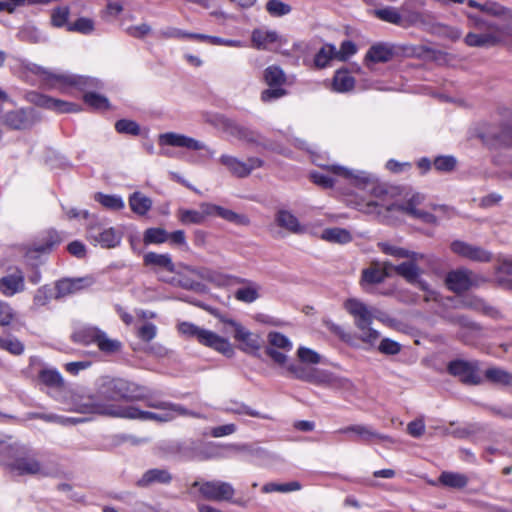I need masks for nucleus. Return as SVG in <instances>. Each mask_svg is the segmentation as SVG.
<instances>
[{
    "label": "nucleus",
    "instance_id": "f257e3e1",
    "mask_svg": "<svg viewBox=\"0 0 512 512\" xmlns=\"http://www.w3.org/2000/svg\"><path fill=\"white\" fill-rule=\"evenodd\" d=\"M326 169L337 176L350 180L355 186L368 188L376 200L368 201L365 207L361 208L365 213H373L378 206H382L388 212L398 211L422 222L435 221L432 214L416 208L424 201V196L418 192L403 186L378 183L371 175L363 171H352L339 165H330Z\"/></svg>",
    "mask_w": 512,
    "mask_h": 512
},
{
    "label": "nucleus",
    "instance_id": "f03ea898",
    "mask_svg": "<svg viewBox=\"0 0 512 512\" xmlns=\"http://www.w3.org/2000/svg\"><path fill=\"white\" fill-rule=\"evenodd\" d=\"M468 6L479 9L483 13L497 18L498 22L488 21L484 18L467 14L468 26L475 31L467 33L464 43L469 47L490 48L502 45L507 39L512 40V9L495 1L479 3L468 0Z\"/></svg>",
    "mask_w": 512,
    "mask_h": 512
},
{
    "label": "nucleus",
    "instance_id": "7ed1b4c3",
    "mask_svg": "<svg viewBox=\"0 0 512 512\" xmlns=\"http://www.w3.org/2000/svg\"><path fill=\"white\" fill-rule=\"evenodd\" d=\"M140 387L122 378H101L96 385L94 394L87 396H75L72 401V410L78 413H93L112 417H120L106 412H101L96 406H111L117 410L125 407L113 404L119 400H136L141 398Z\"/></svg>",
    "mask_w": 512,
    "mask_h": 512
},
{
    "label": "nucleus",
    "instance_id": "20e7f679",
    "mask_svg": "<svg viewBox=\"0 0 512 512\" xmlns=\"http://www.w3.org/2000/svg\"><path fill=\"white\" fill-rule=\"evenodd\" d=\"M345 308L354 317L355 326L359 330V339L374 346L380 338V333L371 327L376 308H370L357 299H348Z\"/></svg>",
    "mask_w": 512,
    "mask_h": 512
},
{
    "label": "nucleus",
    "instance_id": "39448f33",
    "mask_svg": "<svg viewBox=\"0 0 512 512\" xmlns=\"http://www.w3.org/2000/svg\"><path fill=\"white\" fill-rule=\"evenodd\" d=\"M178 331L187 336L195 338L200 344L210 347L223 355L231 356L234 352L229 341L218 334L203 329L190 322H181L178 324Z\"/></svg>",
    "mask_w": 512,
    "mask_h": 512
},
{
    "label": "nucleus",
    "instance_id": "423d86ee",
    "mask_svg": "<svg viewBox=\"0 0 512 512\" xmlns=\"http://www.w3.org/2000/svg\"><path fill=\"white\" fill-rule=\"evenodd\" d=\"M9 444L15 448L9 452H0V454L12 459V462L9 463L12 471L18 475H46L41 463L33 454L29 453L25 446L11 442V439Z\"/></svg>",
    "mask_w": 512,
    "mask_h": 512
},
{
    "label": "nucleus",
    "instance_id": "0eeeda50",
    "mask_svg": "<svg viewBox=\"0 0 512 512\" xmlns=\"http://www.w3.org/2000/svg\"><path fill=\"white\" fill-rule=\"evenodd\" d=\"M101 412H106L114 415H120L121 418L137 419L141 421H155V422H169L176 417V413L171 411L154 413L150 411L141 410L135 406H125L123 410H117L111 406H96Z\"/></svg>",
    "mask_w": 512,
    "mask_h": 512
},
{
    "label": "nucleus",
    "instance_id": "6e6552de",
    "mask_svg": "<svg viewBox=\"0 0 512 512\" xmlns=\"http://www.w3.org/2000/svg\"><path fill=\"white\" fill-rule=\"evenodd\" d=\"M221 322L231 328L227 332L233 334L234 339L240 343V348L244 352L253 353L262 347L263 339L260 334L251 332L241 323L231 318H221Z\"/></svg>",
    "mask_w": 512,
    "mask_h": 512
},
{
    "label": "nucleus",
    "instance_id": "1a4fd4ad",
    "mask_svg": "<svg viewBox=\"0 0 512 512\" xmlns=\"http://www.w3.org/2000/svg\"><path fill=\"white\" fill-rule=\"evenodd\" d=\"M45 80L52 88L67 91L70 88L85 90L88 87L97 86V81L88 77L77 76L69 73L46 72Z\"/></svg>",
    "mask_w": 512,
    "mask_h": 512
},
{
    "label": "nucleus",
    "instance_id": "9d476101",
    "mask_svg": "<svg viewBox=\"0 0 512 512\" xmlns=\"http://www.w3.org/2000/svg\"><path fill=\"white\" fill-rule=\"evenodd\" d=\"M486 281L487 279L484 276L464 268L451 271L446 276L448 288L455 293H462L470 288L479 287Z\"/></svg>",
    "mask_w": 512,
    "mask_h": 512
},
{
    "label": "nucleus",
    "instance_id": "9b49d317",
    "mask_svg": "<svg viewBox=\"0 0 512 512\" xmlns=\"http://www.w3.org/2000/svg\"><path fill=\"white\" fill-rule=\"evenodd\" d=\"M218 162L233 176L238 178L248 177L254 170L263 166L264 162L258 157H250L246 160L230 154H222Z\"/></svg>",
    "mask_w": 512,
    "mask_h": 512
},
{
    "label": "nucleus",
    "instance_id": "f8f14e48",
    "mask_svg": "<svg viewBox=\"0 0 512 512\" xmlns=\"http://www.w3.org/2000/svg\"><path fill=\"white\" fill-rule=\"evenodd\" d=\"M401 27L430 28L435 18L430 12H421L415 9V0H406L400 7Z\"/></svg>",
    "mask_w": 512,
    "mask_h": 512
},
{
    "label": "nucleus",
    "instance_id": "ddd939ff",
    "mask_svg": "<svg viewBox=\"0 0 512 512\" xmlns=\"http://www.w3.org/2000/svg\"><path fill=\"white\" fill-rule=\"evenodd\" d=\"M268 346L266 354L278 365H285L287 362L286 353L292 350V342L288 337L279 332H270L268 334Z\"/></svg>",
    "mask_w": 512,
    "mask_h": 512
},
{
    "label": "nucleus",
    "instance_id": "4468645a",
    "mask_svg": "<svg viewBox=\"0 0 512 512\" xmlns=\"http://www.w3.org/2000/svg\"><path fill=\"white\" fill-rule=\"evenodd\" d=\"M194 487L199 486V491L207 500L230 501L235 494L233 486L223 481H207L202 484L194 482Z\"/></svg>",
    "mask_w": 512,
    "mask_h": 512
},
{
    "label": "nucleus",
    "instance_id": "2eb2a0df",
    "mask_svg": "<svg viewBox=\"0 0 512 512\" xmlns=\"http://www.w3.org/2000/svg\"><path fill=\"white\" fill-rule=\"evenodd\" d=\"M122 238L120 230L107 226H89L87 230V239L104 248H113L117 246Z\"/></svg>",
    "mask_w": 512,
    "mask_h": 512
},
{
    "label": "nucleus",
    "instance_id": "dca6fc26",
    "mask_svg": "<svg viewBox=\"0 0 512 512\" xmlns=\"http://www.w3.org/2000/svg\"><path fill=\"white\" fill-rule=\"evenodd\" d=\"M447 370L451 375L458 377L463 383L476 385L481 382L477 362L454 360L448 364Z\"/></svg>",
    "mask_w": 512,
    "mask_h": 512
},
{
    "label": "nucleus",
    "instance_id": "f3484780",
    "mask_svg": "<svg viewBox=\"0 0 512 512\" xmlns=\"http://www.w3.org/2000/svg\"><path fill=\"white\" fill-rule=\"evenodd\" d=\"M158 143L162 147L172 146L186 148L192 151L208 150L205 143L175 132H167L160 134L158 136Z\"/></svg>",
    "mask_w": 512,
    "mask_h": 512
},
{
    "label": "nucleus",
    "instance_id": "a211bd4d",
    "mask_svg": "<svg viewBox=\"0 0 512 512\" xmlns=\"http://www.w3.org/2000/svg\"><path fill=\"white\" fill-rule=\"evenodd\" d=\"M451 250L454 253L475 262L487 263L492 259L491 252L483 249L482 247L459 240L451 243Z\"/></svg>",
    "mask_w": 512,
    "mask_h": 512
},
{
    "label": "nucleus",
    "instance_id": "6ab92c4d",
    "mask_svg": "<svg viewBox=\"0 0 512 512\" xmlns=\"http://www.w3.org/2000/svg\"><path fill=\"white\" fill-rule=\"evenodd\" d=\"M199 210L201 216L203 217V222L209 220L212 217H219L227 222L244 223L248 221L244 215L237 214L231 210L210 203L201 204L199 206Z\"/></svg>",
    "mask_w": 512,
    "mask_h": 512
},
{
    "label": "nucleus",
    "instance_id": "aec40b11",
    "mask_svg": "<svg viewBox=\"0 0 512 512\" xmlns=\"http://www.w3.org/2000/svg\"><path fill=\"white\" fill-rule=\"evenodd\" d=\"M25 290V275L19 268H14L10 273L0 279V291L3 295L11 297Z\"/></svg>",
    "mask_w": 512,
    "mask_h": 512
},
{
    "label": "nucleus",
    "instance_id": "412c9836",
    "mask_svg": "<svg viewBox=\"0 0 512 512\" xmlns=\"http://www.w3.org/2000/svg\"><path fill=\"white\" fill-rule=\"evenodd\" d=\"M392 264L389 262H372L371 265L362 271V286L382 283L388 276Z\"/></svg>",
    "mask_w": 512,
    "mask_h": 512
},
{
    "label": "nucleus",
    "instance_id": "4be33fe9",
    "mask_svg": "<svg viewBox=\"0 0 512 512\" xmlns=\"http://www.w3.org/2000/svg\"><path fill=\"white\" fill-rule=\"evenodd\" d=\"M336 433L339 434H354L357 438V440L369 443L372 441V439L377 438L379 440L383 441H389L393 442V440L386 435L379 434L375 430H373L370 426L362 425V424H356V425H350L347 427L340 428L336 431Z\"/></svg>",
    "mask_w": 512,
    "mask_h": 512
},
{
    "label": "nucleus",
    "instance_id": "5701e85b",
    "mask_svg": "<svg viewBox=\"0 0 512 512\" xmlns=\"http://www.w3.org/2000/svg\"><path fill=\"white\" fill-rule=\"evenodd\" d=\"M94 283L92 277L63 279L56 283V298L65 297L76 293L83 288L89 287Z\"/></svg>",
    "mask_w": 512,
    "mask_h": 512
},
{
    "label": "nucleus",
    "instance_id": "b1692460",
    "mask_svg": "<svg viewBox=\"0 0 512 512\" xmlns=\"http://www.w3.org/2000/svg\"><path fill=\"white\" fill-rule=\"evenodd\" d=\"M173 479L172 474L165 468H153L143 473L137 481L139 487H149L156 484H169Z\"/></svg>",
    "mask_w": 512,
    "mask_h": 512
},
{
    "label": "nucleus",
    "instance_id": "393cba45",
    "mask_svg": "<svg viewBox=\"0 0 512 512\" xmlns=\"http://www.w3.org/2000/svg\"><path fill=\"white\" fill-rule=\"evenodd\" d=\"M187 272L194 276V278L202 284V282L212 283L218 286L227 283V277L217 271L206 267H192L185 266Z\"/></svg>",
    "mask_w": 512,
    "mask_h": 512
},
{
    "label": "nucleus",
    "instance_id": "a878e982",
    "mask_svg": "<svg viewBox=\"0 0 512 512\" xmlns=\"http://www.w3.org/2000/svg\"><path fill=\"white\" fill-rule=\"evenodd\" d=\"M237 283L242 284L235 293L234 297L236 300L243 303H253L260 297L261 287L259 284L252 282L247 279H237Z\"/></svg>",
    "mask_w": 512,
    "mask_h": 512
},
{
    "label": "nucleus",
    "instance_id": "bb28decb",
    "mask_svg": "<svg viewBox=\"0 0 512 512\" xmlns=\"http://www.w3.org/2000/svg\"><path fill=\"white\" fill-rule=\"evenodd\" d=\"M147 406L150 408H155L162 410L163 412L171 411L173 413H176L179 416H189L194 418H205L204 415L190 411L183 407L182 405L166 402V401H157V400H150L147 402Z\"/></svg>",
    "mask_w": 512,
    "mask_h": 512
},
{
    "label": "nucleus",
    "instance_id": "cd10ccee",
    "mask_svg": "<svg viewBox=\"0 0 512 512\" xmlns=\"http://www.w3.org/2000/svg\"><path fill=\"white\" fill-rule=\"evenodd\" d=\"M39 105L60 113H71L79 111V107L71 102L60 99L51 98L48 96H40Z\"/></svg>",
    "mask_w": 512,
    "mask_h": 512
},
{
    "label": "nucleus",
    "instance_id": "c85d7f7f",
    "mask_svg": "<svg viewBox=\"0 0 512 512\" xmlns=\"http://www.w3.org/2000/svg\"><path fill=\"white\" fill-rule=\"evenodd\" d=\"M393 49L387 44L373 45L367 52L365 60L367 62L380 63L388 62L393 57Z\"/></svg>",
    "mask_w": 512,
    "mask_h": 512
},
{
    "label": "nucleus",
    "instance_id": "c756f323",
    "mask_svg": "<svg viewBox=\"0 0 512 512\" xmlns=\"http://www.w3.org/2000/svg\"><path fill=\"white\" fill-rule=\"evenodd\" d=\"M278 39L277 32L265 29H255L251 36L253 46L257 49H267L271 44L277 42Z\"/></svg>",
    "mask_w": 512,
    "mask_h": 512
},
{
    "label": "nucleus",
    "instance_id": "7c9ffc66",
    "mask_svg": "<svg viewBox=\"0 0 512 512\" xmlns=\"http://www.w3.org/2000/svg\"><path fill=\"white\" fill-rule=\"evenodd\" d=\"M341 381L340 378L327 370L313 368L309 383L321 386L339 387L341 386Z\"/></svg>",
    "mask_w": 512,
    "mask_h": 512
},
{
    "label": "nucleus",
    "instance_id": "2f4dec72",
    "mask_svg": "<svg viewBox=\"0 0 512 512\" xmlns=\"http://www.w3.org/2000/svg\"><path fill=\"white\" fill-rule=\"evenodd\" d=\"M320 237L330 243L345 244L351 241V233L338 226L326 228L320 235Z\"/></svg>",
    "mask_w": 512,
    "mask_h": 512
},
{
    "label": "nucleus",
    "instance_id": "473e14b6",
    "mask_svg": "<svg viewBox=\"0 0 512 512\" xmlns=\"http://www.w3.org/2000/svg\"><path fill=\"white\" fill-rule=\"evenodd\" d=\"M3 122L12 129H25L30 126L31 121L23 110H16L6 113Z\"/></svg>",
    "mask_w": 512,
    "mask_h": 512
},
{
    "label": "nucleus",
    "instance_id": "72a5a7b5",
    "mask_svg": "<svg viewBox=\"0 0 512 512\" xmlns=\"http://www.w3.org/2000/svg\"><path fill=\"white\" fill-rule=\"evenodd\" d=\"M144 263L149 266H155L169 272H174L175 267L171 257L168 254H157L149 252L144 256Z\"/></svg>",
    "mask_w": 512,
    "mask_h": 512
},
{
    "label": "nucleus",
    "instance_id": "f704fd0d",
    "mask_svg": "<svg viewBox=\"0 0 512 512\" xmlns=\"http://www.w3.org/2000/svg\"><path fill=\"white\" fill-rule=\"evenodd\" d=\"M457 306L460 308L479 311L486 315H493L494 313V309L491 306H489L484 300L476 296H466L462 298Z\"/></svg>",
    "mask_w": 512,
    "mask_h": 512
},
{
    "label": "nucleus",
    "instance_id": "c9c22d12",
    "mask_svg": "<svg viewBox=\"0 0 512 512\" xmlns=\"http://www.w3.org/2000/svg\"><path fill=\"white\" fill-rule=\"evenodd\" d=\"M100 330L91 327V326H84L80 327L77 330L74 331L72 334V340L76 343L88 345L90 343H96L99 335Z\"/></svg>",
    "mask_w": 512,
    "mask_h": 512
},
{
    "label": "nucleus",
    "instance_id": "e433bc0d",
    "mask_svg": "<svg viewBox=\"0 0 512 512\" xmlns=\"http://www.w3.org/2000/svg\"><path fill=\"white\" fill-rule=\"evenodd\" d=\"M129 205H130L131 210L134 213L139 214V215H144L150 210V208L152 206V201L149 197L145 196L143 193L134 192L129 197Z\"/></svg>",
    "mask_w": 512,
    "mask_h": 512
},
{
    "label": "nucleus",
    "instance_id": "4c0bfd02",
    "mask_svg": "<svg viewBox=\"0 0 512 512\" xmlns=\"http://www.w3.org/2000/svg\"><path fill=\"white\" fill-rule=\"evenodd\" d=\"M229 133L235 138L247 144H260V136L255 131L239 125H232L229 128Z\"/></svg>",
    "mask_w": 512,
    "mask_h": 512
},
{
    "label": "nucleus",
    "instance_id": "58836bf2",
    "mask_svg": "<svg viewBox=\"0 0 512 512\" xmlns=\"http://www.w3.org/2000/svg\"><path fill=\"white\" fill-rule=\"evenodd\" d=\"M173 282L175 285L186 290L198 292L203 288V285L200 283V281L196 280L193 275L187 272L185 267L183 268V271L179 272L177 277L173 279Z\"/></svg>",
    "mask_w": 512,
    "mask_h": 512
},
{
    "label": "nucleus",
    "instance_id": "ea45409f",
    "mask_svg": "<svg viewBox=\"0 0 512 512\" xmlns=\"http://www.w3.org/2000/svg\"><path fill=\"white\" fill-rule=\"evenodd\" d=\"M355 79L347 72L339 70L333 79V88L337 92H348L354 88Z\"/></svg>",
    "mask_w": 512,
    "mask_h": 512
},
{
    "label": "nucleus",
    "instance_id": "a19ab883",
    "mask_svg": "<svg viewBox=\"0 0 512 512\" xmlns=\"http://www.w3.org/2000/svg\"><path fill=\"white\" fill-rule=\"evenodd\" d=\"M333 59H336V47L332 44H325L315 55L314 63L318 68H325Z\"/></svg>",
    "mask_w": 512,
    "mask_h": 512
},
{
    "label": "nucleus",
    "instance_id": "79ce46f5",
    "mask_svg": "<svg viewBox=\"0 0 512 512\" xmlns=\"http://www.w3.org/2000/svg\"><path fill=\"white\" fill-rule=\"evenodd\" d=\"M390 269H393L397 274L404 277L410 283L416 281L420 274V269L416 263L413 262H403L397 266L392 265Z\"/></svg>",
    "mask_w": 512,
    "mask_h": 512
},
{
    "label": "nucleus",
    "instance_id": "37998d69",
    "mask_svg": "<svg viewBox=\"0 0 512 512\" xmlns=\"http://www.w3.org/2000/svg\"><path fill=\"white\" fill-rule=\"evenodd\" d=\"M62 239L57 232L52 231L43 243L33 245V248L27 251V256H31L34 252L46 253L50 252L54 247L61 243Z\"/></svg>",
    "mask_w": 512,
    "mask_h": 512
},
{
    "label": "nucleus",
    "instance_id": "c03bdc74",
    "mask_svg": "<svg viewBox=\"0 0 512 512\" xmlns=\"http://www.w3.org/2000/svg\"><path fill=\"white\" fill-rule=\"evenodd\" d=\"M40 381L48 387L60 389L64 380L61 374L53 369H43L39 373Z\"/></svg>",
    "mask_w": 512,
    "mask_h": 512
},
{
    "label": "nucleus",
    "instance_id": "a18cd8bd",
    "mask_svg": "<svg viewBox=\"0 0 512 512\" xmlns=\"http://www.w3.org/2000/svg\"><path fill=\"white\" fill-rule=\"evenodd\" d=\"M440 482L451 488H463L468 483V478L464 474L443 472L439 478Z\"/></svg>",
    "mask_w": 512,
    "mask_h": 512
},
{
    "label": "nucleus",
    "instance_id": "49530a36",
    "mask_svg": "<svg viewBox=\"0 0 512 512\" xmlns=\"http://www.w3.org/2000/svg\"><path fill=\"white\" fill-rule=\"evenodd\" d=\"M486 378L496 384L512 386V374L500 368H490L485 372Z\"/></svg>",
    "mask_w": 512,
    "mask_h": 512
},
{
    "label": "nucleus",
    "instance_id": "de8ad7c7",
    "mask_svg": "<svg viewBox=\"0 0 512 512\" xmlns=\"http://www.w3.org/2000/svg\"><path fill=\"white\" fill-rule=\"evenodd\" d=\"M0 348L15 356L24 352L23 343L12 335L0 337Z\"/></svg>",
    "mask_w": 512,
    "mask_h": 512
},
{
    "label": "nucleus",
    "instance_id": "09e8293b",
    "mask_svg": "<svg viewBox=\"0 0 512 512\" xmlns=\"http://www.w3.org/2000/svg\"><path fill=\"white\" fill-rule=\"evenodd\" d=\"M265 9L272 17H283L292 11V7L281 0H268Z\"/></svg>",
    "mask_w": 512,
    "mask_h": 512
},
{
    "label": "nucleus",
    "instance_id": "8fccbe9b",
    "mask_svg": "<svg viewBox=\"0 0 512 512\" xmlns=\"http://www.w3.org/2000/svg\"><path fill=\"white\" fill-rule=\"evenodd\" d=\"M301 484L298 481H291L288 483H267L262 487V491L264 493L271 492H280V493H289L293 491H299L301 489Z\"/></svg>",
    "mask_w": 512,
    "mask_h": 512
},
{
    "label": "nucleus",
    "instance_id": "3c124183",
    "mask_svg": "<svg viewBox=\"0 0 512 512\" xmlns=\"http://www.w3.org/2000/svg\"><path fill=\"white\" fill-rule=\"evenodd\" d=\"M269 233L276 239H283L289 234H302L306 226H269Z\"/></svg>",
    "mask_w": 512,
    "mask_h": 512
},
{
    "label": "nucleus",
    "instance_id": "603ef678",
    "mask_svg": "<svg viewBox=\"0 0 512 512\" xmlns=\"http://www.w3.org/2000/svg\"><path fill=\"white\" fill-rule=\"evenodd\" d=\"M264 79L270 87L280 86L285 82L284 72L277 66H269L264 73Z\"/></svg>",
    "mask_w": 512,
    "mask_h": 512
},
{
    "label": "nucleus",
    "instance_id": "864d4df0",
    "mask_svg": "<svg viewBox=\"0 0 512 512\" xmlns=\"http://www.w3.org/2000/svg\"><path fill=\"white\" fill-rule=\"evenodd\" d=\"M374 14L382 21L401 26L400 9L397 10L393 7H386L383 9L375 10Z\"/></svg>",
    "mask_w": 512,
    "mask_h": 512
},
{
    "label": "nucleus",
    "instance_id": "5fc2aeb1",
    "mask_svg": "<svg viewBox=\"0 0 512 512\" xmlns=\"http://www.w3.org/2000/svg\"><path fill=\"white\" fill-rule=\"evenodd\" d=\"M95 200L104 207L112 210H119L124 207L122 198L116 195H105L102 193H97L95 195Z\"/></svg>",
    "mask_w": 512,
    "mask_h": 512
},
{
    "label": "nucleus",
    "instance_id": "6e6d98bb",
    "mask_svg": "<svg viewBox=\"0 0 512 512\" xmlns=\"http://www.w3.org/2000/svg\"><path fill=\"white\" fill-rule=\"evenodd\" d=\"M314 367L303 364H289L287 371L296 379L309 382Z\"/></svg>",
    "mask_w": 512,
    "mask_h": 512
},
{
    "label": "nucleus",
    "instance_id": "4d7b16f0",
    "mask_svg": "<svg viewBox=\"0 0 512 512\" xmlns=\"http://www.w3.org/2000/svg\"><path fill=\"white\" fill-rule=\"evenodd\" d=\"M84 102L96 110H106L109 108V101L106 97L96 93H85Z\"/></svg>",
    "mask_w": 512,
    "mask_h": 512
},
{
    "label": "nucleus",
    "instance_id": "13d9d810",
    "mask_svg": "<svg viewBox=\"0 0 512 512\" xmlns=\"http://www.w3.org/2000/svg\"><path fill=\"white\" fill-rule=\"evenodd\" d=\"M98 338L99 339H97L96 344L103 352H116L121 347V343L119 341L108 338L102 331L99 332Z\"/></svg>",
    "mask_w": 512,
    "mask_h": 512
},
{
    "label": "nucleus",
    "instance_id": "bf43d9fd",
    "mask_svg": "<svg viewBox=\"0 0 512 512\" xmlns=\"http://www.w3.org/2000/svg\"><path fill=\"white\" fill-rule=\"evenodd\" d=\"M297 357L304 364H319L322 361V356L316 351L307 348L299 347L297 350Z\"/></svg>",
    "mask_w": 512,
    "mask_h": 512
},
{
    "label": "nucleus",
    "instance_id": "052dcab7",
    "mask_svg": "<svg viewBox=\"0 0 512 512\" xmlns=\"http://www.w3.org/2000/svg\"><path fill=\"white\" fill-rule=\"evenodd\" d=\"M144 240L146 243H163L168 241V233L160 228H149L145 232Z\"/></svg>",
    "mask_w": 512,
    "mask_h": 512
},
{
    "label": "nucleus",
    "instance_id": "680f3d73",
    "mask_svg": "<svg viewBox=\"0 0 512 512\" xmlns=\"http://www.w3.org/2000/svg\"><path fill=\"white\" fill-rule=\"evenodd\" d=\"M68 30L89 34L94 30V22L89 18L82 17L76 20L72 25H69Z\"/></svg>",
    "mask_w": 512,
    "mask_h": 512
},
{
    "label": "nucleus",
    "instance_id": "e2e57ef3",
    "mask_svg": "<svg viewBox=\"0 0 512 512\" xmlns=\"http://www.w3.org/2000/svg\"><path fill=\"white\" fill-rule=\"evenodd\" d=\"M115 129L119 133L137 135L140 132L139 125L132 120L122 119L116 122Z\"/></svg>",
    "mask_w": 512,
    "mask_h": 512
},
{
    "label": "nucleus",
    "instance_id": "0e129e2a",
    "mask_svg": "<svg viewBox=\"0 0 512 512\" xmlns=\"http://www.w3.org/2000/svg\"><path fill=\"white\" fill-rule=\"evenodd\" d=\"M434 167L438 171L449 172L456 166V159L452 156H440L434 160Z\"/></svg>",
    "mask_w": 512,
    "mask_h": 512
},
{
    "label": "nucleus",
    "instance_id": "69168bd1",
    "mask_svg": "<svg viewBox=\"0 0 512 512\" xmlns=\"http://www.w3.org/2000/svg\"><path fill=\"white\" fill-rule=\"evenodd\" d=\"M51 299L50 290L47 286H42L37 289L33 297V308L45 306Z\"/></svg>",
    "mask_w": 512,
    "mask_h": 512
},
{
    "label": "nucleus",
    "instance_id": "338daca9",
    "mask_svg": "<svg viewBox=\"0 0 512 512\" xmlns=\"http://www.w3.org/2000/svg\"><path fill=\"white\" fill-rule=\"evenodd\" d=\"M378 350L386 355H396L401 351V345L389 338H384L381 340Z\"/></svg>",
    "mask_w": 512,
    "mask_h": 512
},
{
    "label": "nucleus",
    "instance_id": "774afa93",
    "mask_svg": "<svg viewBox=\"0 0 512 512\" xmlns=\"http://www.w3.org/2000/svg\"><path fill=\"white\" fill-rule=\"evenodd\" d=\"M356 45L352 41H344L339 50L336 49V60L345 61L356 53Z\"/></svg>",
    "mask_w": 512,
    "mask_h": 512
}]
</instances>
